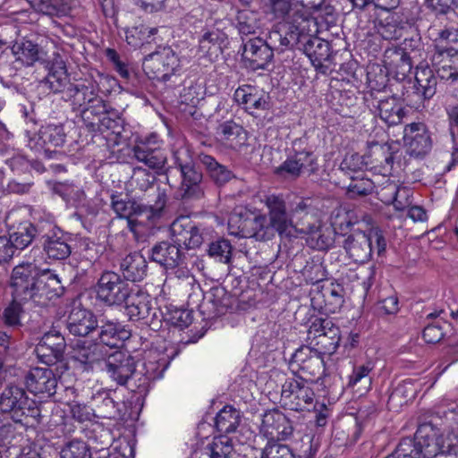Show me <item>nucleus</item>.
Instances as JSON below:
<instances>
[{"label":"nucleus","mask_w":458,"mask_h":458,"mask_svg":"<svg viewBox=\"0 0 458 458\" xmlns=\"http://www.w3.org/2000/svg\"><path fill=\"white\" fill-rule=\"evenodd\" d=\"M455 444L443 439L441 430L432 422L420 423L414 438H403L394 450L397 458H435L439 454H452Z\"/></svg>","instance_id":"obj_1"},{"label":"nucleus","mask_w":458,"mask_h":458,"mask_svg":"<svg viewBox=\"0 0 458 458\" xmlns=\"http://www.w3.org/2000/svg\"><path fill=\"white\" fill-rule=\"evenodd\" d=\"M64 98L70 102L73 111H80L84 125L90 130L97 126L110 107L98 95L95 83L69 84L64 92Z\"/></svg>","instance_id":"obj_2"},{"label":"nucleus","mask_w":458,"mask_h":458,"mask_svg":"<svg viewBox=\"0 0 458 458\" xmlns=\"http://www.w3.org/2000/svg\"><path fill=\"white\" fill-rule=\"evenodd\" d=\"M129 187L132 198L143 202L152 211V216L161 218L167 202V194L165 189L156 183L153 174L140 167L135 168Z\"/></svg>","instance_id":"obj_3"},{"label":"nucleus","mask_w":458,"mask_h":458,"mask_svg":"<svg viewBox=\"0 0 458 458\" xmlns=\"http://www.w3.org/2000/svg\"><path fill=\"white\" fill-rule=\"evenodd\" d=\"M0 410L20 424H27L29 418L39 416L37 403L29 397L22 386L8 383L0 393Z\"/></svg>","instance_id":"obj_4"},{"label":"nucleus","mask_w":458,"mask_h":458,"mask_svg":"<svg viewBox=\"0 0 458 458\" xmlns=\"http://www.w3.org/2000/svg\"><path fill=\"white\" fill-rule=\"evenodd\" d=\"M174 163L181 173L180 193L184 200L199 199L204 196L202 172L196 166L191 151L186 147L176 148Z\"/></svg>","instance_id":"obj_5"},{"label":"nucleus","mask_w":458,"mask_h":458,"mask_svg":"<svg viewBox=\"0 0 458 458\" xmlns=\"http://www.w3.org/2000/svg\"><path fill=\"white\" fill-rule=\"evenodd\" d=\"M314 383L315 379L305 378L301 375L287 377L281 390L283 406L294 411H310L315 399Z\"/></svg>","instance_id":"obj_6"},{"label":"nucleus","mask_w":458,"mask_h":458,"mask_svg":"<svg viewBox=\"0 0 458 458\" xmlns=\"http://www.w3.org/2000/svg\"><path fill=\"white\" fill-rule=\"evenodd\" d=\"M374 242L377 254H383L386 248V242L382 232L377 228H372L367 233L361 231L352 233L345 238L343 246L349 258L354 262L365 263L372 256Z\"/></svg>","instance_id":"obj_7"},{"label":"nucleus","mask_w":458,"mask_h":458,"mask_svg":"<svg viewBox=\"0 0 458 458\" xmlns=\"http://www.w3.org/2000/svg\"><path fill=\"white\" fill-rule=\"evenodd\" d=\"M182 66L181 58L170 47H159L146 55L142 63L143 71L149 79L163 82L180 74Z\"/></svg>","instance_id":"obj_8"},{"label":"nucleus","mask_w":458,"mask_h":458,"mask_svg":"<svg viewBox=\"0 0 458 458\" xmlns=\"http://www.w3.org/2000/svg\"><path fill=\"white\" fill-rule=\"evenodd\" d=\"M229 233L239 238H255L267 241L275 236L266 215L255 216L234 212L228 219Z\"/></svg>","instance_id":"obj_9"},{"label":"nucleus","mask_w":458,"mask_h":458,"mask_svg":"<svg viewBox=\"0 0 458 458\" xmlns=\"http://www.w3.org/2000/svg\"><path fill=\"white\" fill-rule=\"evenodd\" d=\"M131 285L118 273L104 271L95 285L97 299L108 307L123 305L129 296Z\"/></svg>","instance_id":"obj_10"},{"label":"nucleus","mask_w":458,"mask_h":458,"mask_svg":"<svg viewBox=\"0 0 458 458\" xmlns=\"http://www.w3.org/2000/svg\"><path fill=\"white\" fill-rule=\"evenodd\" d=\"M133 156L148 168L155 170L158 174H166L170 167L165 168L167 156L162 148V141L157 133L140 139L133 147Z\"/></svg>","instance_id":"obj_11"},{"label":"nucleus","mask_w":458,"mask_h":458,"mask_svg":"<svg viewBox=\"0 0 458 458\" xmlns=\"http://www.w3.org/2000/svg\"><path fill=\"white\" fill-rule=\"evenodd\" d=\"M125 314L130 321H141L157 330L161 327V320L157 315V309L152 307L151 297L140 290L130 291L123 302Z\"/></svg>","instance_id":"obj_12"},{"label":"nucleus","mask_w":458,"mask_h":458,"mask_svg":"<svg viewBox=\"0 0 458 458\" xmlns=\"http://www.w3.org/2000/svg\"><path fill=\"white\" fill-rule=\"evenodd\" d=\"M308 339L318 352L331 355L335 353L341 340L339 327L329 318H315L308 330Z\"/></svg>","instance_id":"obj_13"},{"label":"nucleus","mask_w":458,"mask_h":458,"mask_svg":"<svg viewBox=\"0 0 458 458\" xmlns=\"http://www.w3.org/2000/svg\"><path fill=\"white\" fill-rule=\"evenodd\" d=\"M171 239L181 249H196L208 240L209 231L196 225L188 216L177 217L170 226Z\"/></svg>","instance_id":"obj_14"},{"label":"nucleus","mask_w":458,"mask_h":458,"mask_svg":"<svg viewBox=\"0 0 458 458\" xmlns=\"http://www.w3.org/2000/svg\"><path fill=\"white\" fill-rule=\"evenodd\" d=\"M41 233V245L49 259L64 260L70 257L72 253L70 237L53 221L47 220Z\"/></svg>","instance_id":"obj_15"},{"label":"nucleus","mask_w":458,"mask_h":458,"mask_svg":"<svg viewBox=\"0 0 458 458\" xmlns=\"http://www.w3.org/2000/svg\"><path fill=\"white\" fill-rule=\"evenodd\" d=\"M318 164L311 151L296 150L278 166L274 169V174L284 179H297L301 174L307 172L309 175L317 173Z\"/></svg>","instance_id":"obj_16"},{"label":"nucleus","mask_w":458,"mask_h":458,"mask_svg":"<svg viewBox=\"0 0 458 458\" xmlns=\"http://www.w3.org/2000/svg\"><path fill=\"white\" fill-rule=\"evenodd\" d=\"M111 208L113 211L120 218H126L128 225L131 230H134L135 220L133 216L144 217V220L140 221V224L145 222L148 225H155L160 219L159 216H152V211L148 209L143 202L137 201L136 199H128L127 196L123 197L122 194L111 195Z\"/></svg>","instance_id":"obj_17"},{"label":"nucleus","mask_w":458,"mask_h":458,"mask_svg":"<svg viewBox=\"0 0 458 458\" xmlns=\"http://www.w3.org/2000/svg\"><path fill=\"white\" fill-rule=\"evenodd\" d=\"M267 209V220L274 233L279 235H289L294 228L290 211L287 210L286 201L283 194H267L261 200Z\"/></svg>","instance_id":"obj_18"},{"label":"nucleus","mask_w":458,"mask_h":458,"mask_svg":"<svg viewBox=\"0 0 458 458\" xmlns=\"http://www.w3.org/2000/svg\"><path fill=\"white\" fill-rule=\"evenodd\" d=\"M40 271L32 262H22L14 267L11 276L13 298L21 301L31 300Z\"/></svg>","instance_id":"obj_19"},{"label":"nucleus","mask_w":458,"mask_h":458,"mask_svg":"<svg viewBox=\"0 0 458 458\" xmlns=\"http://www.w3.org/2000/svg\"><path fill=\"white\" fill-rule=\"evenodd\" d=\"M404 140L407 154L416 158L426 157L433 147L430 131L423 123L407 124L404 128Z\"/></svg>","instance_id":"obj_20"},{"label":"nucleus","mask_w":458,"mask_h":458,"mask_svg":"<svg viewBox=\"0 0 458 458\" xmlns=\"http://www.w3.org/2000/svg\"><path fill=\"white\" fill-rule=\"evenodd\" d=\"M259 432L270 442L288 439L293 433L291 420L279 410L266 411L262 417Z\"/></svg>","instance_id":"obj_21"},{"label":"nucleus","mask_w":458,"mask_h":458,"mask_svg":"<svg viewBox=\"0 0 458 458\" xmlns=\"http://www.w3.org/2000/svg\"><path fill=\"white\" fill-rule=\"evenodd\" d=\"M136 360L127 352L117 351L106 360V371L117 385L126 386L134 375Z\"/></svg>","instance_id":"obj_22"},{"label":"nucleus","mask_w":458,"mask_h":458,"mask_svg":"<svg viewBox=\"0 0 458 458\" xmlns=\"http://www.w3.org/2000/svg\"><path fill=\"white\" fill-rule=\"evenodd\" d=\"M293 29H330L336 26L337 14L331 5H324L309 13H294Z\"/></svg>","instance_id":"obj_23"},{"label":"nucleus","mask_w":458,"mask_h":458,"mask_svg":"<svg viewBox=\"0 0 458 458\" xmlns=\"http://www.w3.org/2000/svg\"><path fill=\"white\" fill-rule=\"evenodd\" d=\"M24 383L27 389L36 395L50 397L56 393L57 377L49 368H32L26 373Z\"/></svg>","instance_id":"obj_24"},{"label":"nucleus","mask_w":458,"mask_h":458,"mask_svg":"<svg viewBox=\"0 0 458 458\" xmlns=\"http://www.w3.org/2000/svg\"><path fill=\"white\" fill-rule=\"evenodd\" d=\"M65 346L64 337L59 331L53 329L43 335L36 352L41 362L49 366L62 359Z\"/></svg>","instance_id":"obj_25"},{"label":"nucleus","mask_w":458,"mask_h":458,"mask_svg":"<svg viewBox=\"0 0 458 458\" xmlns=\"http://www.w3.org/2000/svg\"><path fill=\"white\" fill-rule=\"evenodd\" d=\"M64 286L57 275L49 269L40 271L31 300L39 304L47 305L48 301L60 297L64 293Z\"/></svg>","instance_id":"obj_26"},{"label":"nucleus","mask_w":458,"mask_h":458,"mask_svg":"<svg viewBox=\"0 0 458 458\" xmlns=\"http://www.w3.org/2000/svg\"><path fill=\"white\" fill-rule=\"evenodd\" d=\"M149 257L165 268L172 269L183 263L185 253L174 242L163 241L150 249Z\"/></svg>","instance_id":"obj_27"},{"label":"nucleus","mask_w":458,"mask_h":458,"mask_svg":"<svg viewBox=\"0 0 458 458\" xmlns=\"http://www.w3.org/2000/svg\"><path fill=\"white\" fill-rule=\"evenodd\" d=\"M300 225L299 233L308 235V242L312 248L326 250L333 246L335 228L322 227L321 222L316 216H311V221H301Z\"/></svg>","instance_id":"obj_28"},{"label":"nucleus","mask_w":458,"mask_h":458,"mask_svg":"<svg viewBox=\"0 0 458 458\" xmlns=\"http://www.w3.org/2000/svg\"><path fill=\"white\" fill-rule=\"evenodd\" d=\"M100 344L78 340L72 346V358L84 371L93 369L95 364L105 359Z\"/></svg>","instance_id":"obj_29"},{"label":"nucleus","mask_w":458,"mask_h":458,"mask_svg":"<svg viewBox=\"0 0 458 458\" xmlns=\"http://www.w3.org/2000/svg\"><path fill=\"white\" fill-rule=\"evenodd\" d=\"M375 367L376 362L371 359L356 362L348 377L347 386L360 394L368 393L372 387Z\"/></svg>","instance_id":"obj_30"},{"label":"nucleus","mask_w":458,"mask_h":458,"mask_svg":"<svg viewBox=\"0 0 458 458\" xmlns=\"http://www.w3.org/2000/svg\"><path fill=\"white\" fill-rule=\"evenodd\" d=\"M269 97L251 85H242L234 92V99L244 106L246 111L254 114L256 111L269 108Z\"/></svg>","instance_id":"obj_31"},{"label":"nucleus","mask_w":458,"mask_h":458,"mask_svg":"<svg viewBox=\"0 0 458 458\" xmlns=\"http://www.w3.org/2000/svg\"><path fill=\"white\" fill-rule=\"evenodd\" d=\"M273 56L274 53L260 38L251 39L244 45L243 57L251 70L267 69Z\"/></svg>","instance_id":"obj_32"},{"label":"nucleus","mask_w":458,"mask_h":458,"mask_svg":"<svg viewBox=\"0 0 458 458\" xmlns=\"http://www.w3.org/2000/svg\"><path fill=\"white\" fill-rule=\"evenodd\" d=\"M94 313L81 307H73L67 318V329L76 336H86L98 327Z\"/></svg>","instance_id":"obj_33"},{"label":"nucleus","mask_w":458,"mask_h":458,"mask_svg":"<svg viewBox=\"0 0 458 458\" xmlns=\"http://www.w3.org/2000/svg\"><path fill=\"white\" fill-rule=\"evenodd\" d=\"M47 220H39L37 223L24 221L20 223L9 237L16 250H24L36 239L41 240V229L45 228Z\"/></svg>","instance_id":"obj_34"},{"label":"nucleus","mask_w":458,"mask_h":458,"mask_svg":"<svg viewBox=\"0 0 458 458\" xmlns=\"http://www.w3.org/2000/svg\"><path fill=\"white\" fill-rule=\"evenodd\" d=\"M131 334L125 326L113 320H101L99 326L98 339L101 345L110 348H118L122 346L124 341L131 337Z\"/></svg>","instance_id":"obj_35"},{"label":"nucleus","mask_w":458,"mask_h":458,"mask_svg":"<svg viewBox=\"0 0 458 458\" xmlns=\"http://www.w3.org/2000/svg\"><path fill=\"white\" fill-rule=\"evenodd\" d=\"M233 453V437L218 435L214 437L205 446L197 450L194 458H231Z\"/></svg>","instance_id":"obj_36"},{"label":"nucleus","mask_w":458,"mask_h":458,"mask_svg":"<svg viewBox=\"0 0 458 458\" xmlns=\"http://www.w3.org/2000/svg\"><path fill=\"white\" fill-rule=\"evenodd\" d=\"M159 377L157 364L147 362L144 363L141 370L138 371L135 369L134 375L129 379L126 386L131 392L145 396L148 393L152 383Z\"/></svg>","instance_id":"obj_37"},{"label":"nucleus","mask_w":458,"mask_h":458,"mask_svg":"<svg viewBox=\"0 0 458 458\" xmlns=\"http://www.w3.org/2000/svg\"><path fill=\"white\" fill-rule=\"evenodd\" d=\"M374 108L375 114L387 126L401 123L405 114L402 103L395 97H389L377 101Z\"/></svg>","instance_id":"obj_38"},{"label":"nucleus","mask_w":458,"mask_h":458,"mask_svg":"<svg viewBox=\"0 0 458 458\" xmlns=\"http://www.w3.org/2000/svg\"><path fill=\"white\" fill-rule=\"evenodd\" d=\"M386 65L397 81L404 80L412 69L411 58L403 48L389 49L386 52Z\"/></svg>","instance_id":"obj_39"},{"label":"nucleus","mask_w":458,"mask_h":458,"mask_svg":"<svg viewBox=\"0 0 458 458\" xmlns=\"http://www.w3.org/2000/svg\"><path fill=\"white\" fill-rule=\"evenodd\" d=\"M302 49L310 62L325 60L332 55L331 47L327 40L317 35H308L301 30V39L296 47Z\"/></svg>","instance_id":"obj_40"},{"label":"nucleus","mask_w":458,"mask_h":458,"mask_svg":"<svg viewBox=\"0 0 458 458\" xmlns=\"http://www.w3.org/2000/svg\"><path fill=\"white\" fill-rule=\"evenodd\" d=\"M433 62L441 80H458V50L451 48L441 51L434 55Z\"/></svg>","instance_id":"obj_41"},{"label":"nucleus","mask_w":458,"mask_h":458,"mask_svg":"<svg viewBox=\"0 0 458 458\" xmlns=\"http://www.w3.org/2000/svg\"><path fill=\"white\" fill-rule=\"evenodd\" d=\"M47 67L49 71L46 79V84L53 92L63 91L68 81V74L66 65L62 56L56 53H53L51 60L47 62Z\"/></svg>","instance_id":"obj_42"},{"label":"nucleus","mask_w":458,"mask_h":458,"mask_svg":"<svg viewBox=\"0 0 458 458\" xmlns=\"http://www.w3.org/2000/svg\"><path fill=\"white\" fill-rule=\"evenodd\" d=\"M301 39V30H268L263 42L272 52H283L286 48L296 47Z\"/></svg>","instance_id":"obj_43"},{"label":"nucleus","mask_w":458,"mask_h":458,"mask_svg":"<svg viewBox=\"0 0 458 458\" xmlns=\"http://www.w3.org/2000/svg\"><path fill=\"white\" fill-rule=\"evenodd\" d=\"M437 78L428 65L418 66L415 72V93L422 99H430L437 92Z\"/></svg>","instance_id":"obj_44"},{"label":"nucleus","mask_w":458,"mask_h":458,"mask_svg":"<svg viewBox=\"0 0 458 458\" xmlns=\"http://www.w3.org/2000/svg\"><path fill=\"white\" fill-rule=\"evenodd\" d=\"M242 421V412L233 405H225L215 417V428L220 435L235 433Z\"/></svg>","instance_id":"obj_45"},{"label":"nucleus","mask_w":458,"mask_h":458,"mask_svg":"<svg viewBox=\"0 0 458 458\" xmlns=\"http://www.w3.org/2000/svg\"><path fill=\"white\" fill-rule=\"evenodd\" d=\"M147 262L144 257L138 253H131L123 259L120 268L123 272V279L131 282L141 281L147 273Z\"/></svg>","instance_id":"obj_46"},{"label":"nucleus","mask_w":458,"mask_h":458,"mask_svg":"<svg viewBox=\"0 0 458 458\" xmlns=\"http://www.w3.org/2000/svg\"><path fill=\"white\" fill-rule=\"evenodd\" d=\"M12 50L17 55V59L22 61L26 65H32L38 61H46L43 57V50L37 43L27 38L17 39L13 45Z\"/></svg>","instance_id":"obj_47"},{"label":"nucleus","mask_w":458,"mask_h":458,"mask_svg":"<svg viewBox=\"0 0 458 458\" xmlns=\"http://www.w3.org/2000/svg\"><path fill=\"white\" fill-rule=\"evenodd\" d=\"M199 160L205 166L210 179L216 185H224L233 178V172L225 165L219 164L213 157L209 155H200Z\"/></svg>","instance_id":"obj_48"},{"label":"nucleus","mask_w":458,"mask_h":458,"mask_svg":"<svg viewBox=\"0 0 458 458\" xmlns=\"http://www.w3.org/2000/svg\"><path fill=\"white\" fill-rule=\"evenodd\" d=\"M381 191L383 196L385 192L391 195L390 198L385 199V201L391 202L396 210L403 211L411 204V190L406 187H401L395 182H389Z\"/></svg>","instance_id":"obj_49"},{"label":"nucleus","mask_w":458,"mask_h":458,"mask_svg":"<svg viewBox=\"0 0 458 458\" xmlns=\"http://www.w3.org/2000/svg\"><path fill=\"white\" fill-rule=\"evenodd\" d=\"M66 133L61 123H48L42 126L38 131V143L40 146L51 145L54 147H61L64 144Z\"/></svg>","instance_id":"obj_50"},{"label":"nucleus","mask_w":458,"mask_h":458,"mask_svg":"<svg viewBox=\"0 0 458 458\" xmlns=\"http://www.w3.org/2000/svg\"><path fill=\"white\" fill-rule=\"evenodd\" d=\"M227 40L228 37L224 30H208L199 38V49L204 53L222 51Z\"/></svg>","instance_id":"obj_51"},{"label":"nucleus","mask_w":458,"mask_h":458,"mask_svg":"<svg viewBox=\"0 0 458 458\" xmlns=\"http://www.w3.org/2000/svg\"><path fill=\"white\" fill-rule=\"evenodd\" d=\"M412 384L408 381L399 383L391 392L388 397V405L392 408L403 406L413 397Z\"/></svg>","instance_id":"obj_52"},{"label":"nucleus","mask_w":458,"mask_h":458,"mask_svg":"<svg viewBox=\"0 0 458 458\" xmlns=\"http://www.w3.org/2000/svg\"><path fill=\"white\" fill-rule=\"evenodd\" d=\"M271 9L275 17L284 21L289 25V29L293 28L294 13L304 12V10L293 8L290 0H272Z\"/></svg>","instance_id":"obj_53"},{"label":"nucleus","mask_w":458,"mask_h":458,"mask_svg":"<svg viewBox=\"0 0 458 458\" xmlns=\"http://www.w3.org/2000/svg\"><path fill=\"white\" fill-rule=\"evenodd\" d=\"M350 198L367 196L375 189V183L369 178L351 175V182L346 186Z\"/></svg>","instance_id":"obj_54"},{"label":"nucleus","mask_w":458,"mask_h":458,"mask_svg":"<svg viewBox=\"0 0 458 458\" xmlns=\"http://www.w3.org/2000/svg\"><path fill=\"white\" fill-rule=\"evenodd\" d=\"M233 247L228 240L218 239L212 242L208 246V255L216 260L229 264L232 259Z\"/></svg>","instance_id":"obj_55"},{"label":"nucleus","mask_w":458,"mask_h":458,"mask_svg":"<svg viewBox=\"0 0 458 458\" xmlns=\"http://www.w3.org/2000/svg\"><path fill=\"white\" fill-rule=\"evenodd\" d=\"M325 355L317 349V352L301 366L300 372L310 376L313 379L318 378L325 371Z\"/></svg>","instance_id":"obj_56"},{"label":"nucleus","mask_w":458,"mask_h":458,"mask_svg":"<svg viewBox=\"0 0 458 458\" xmlns=\"http://www.w3.org/2000/svg\"><path fill=\"white\" fill-rule=\"evenodd\" d=\"M313 208L311 206V200L310 199H301L294 207L292 208L290 214L292 217H296L297 222L294 224V228L299 232L301 228L300 223L301 221H311V216H315L313 214Z\"/></svg>","instance_id":"obj_57"},{"label":"nucleus","mask_w":458,"mask_h":458,"mask_svg":"<svg viewBox=\"0 0 458 458\" xmlns=\"http://www.w3.org/2000/svg\"><path fill=\"white\" fill-rule=\"evenodd\" d=\"M157 30H124L127 44L133 48H140L154 41Z\"/></svg>","instance_id":"obj_58"},{"label":"nucleus","mask_w":458,"mask_h":458,"mask_svg":"<svg viewBox=\"0 0 458 458\" xmlns=\"http://www.w3.org/2000/svg\"><path fill=\"white\" fill-rule=\"evenodd\" d=\"M317 352L315 345H303L298 348L293 354L289 361V367L293 375L300 373V369L303 364Z\"/></svg>","instance_id":"obj_59"},{"label":"nucleus","mask_w":458,"mask_h":458,"mask_svg":"<svg viewBox=\"0 0 458 458\" xmlns=\"http://www.w3.org/2000/svg\"><path fill=\"white\" fill-rule=\"evenodd\" d=\"M61 458H91L88 445L80 440L69 442L61 451Z\"/></svg>","instance_id":"obj_60"},{"label":"nucleus","mask_w":458,"mask_h":458,"mask_svg":"<svg viewBox=\"0 0 458 458\" xmlns=\"http://www.w3.org/2000/svg\"><path fill=\"white\" fill-rule=\"evenodd\" d=\"M172 326L183 329L192 322V311L186 309L174 308L166 314L165 318Z\"/></svg>","instance_id":"obj_61"},{"label":"nucleus","mask_w":458,"mask_h":458,"mask_svg":"<svg viewBox=\"0 0 458 458\" xmlns=\"http://www.w3.org/2000/svg\"><path fill=\"white\" fill-rule=\"evenodd\" d=\"M260 458H295L292 449L286 445L276 442L267 441L261 453Z\"/></svg>","instance_id":"obj_62"},{"label":"nucleus","mask_w":458,"mask_h":458,"mask_svg":"<svg viewBox=\"0 0 458 458\" xmlns=\"http://www.w3.org/2000/svg\"><path fill=\"white\" fill-rule=\"evenodd\" d=\"M20 299L13 298V301L4 310L3 320L6 326L17 327L21 325V316L23 309Z\"/></svg>","instance_id":"obj_63"},{"label":"nucleus","mask_w":458,"mask_h":458,"mask_svg":"<svg viewBox=\"0 0 458 458\" xmlns=\"http://www.w3.org/2000/svg\"><path fill=\"white\" fill-rule=\"evenodd\" d=\"M120 127V117L118 111L114 108L109 107L108 111L100 119L97 126L92 127L89 131H104L111 130L115 132V130Z\"/></svg>","instance_id":"obj_64"}]
</instances>
